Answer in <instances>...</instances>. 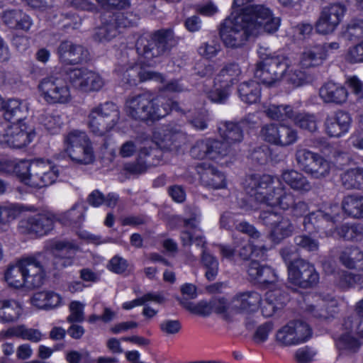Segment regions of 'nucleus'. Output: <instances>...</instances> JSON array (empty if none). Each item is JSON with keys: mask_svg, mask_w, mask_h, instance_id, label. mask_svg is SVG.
<instances>
[{"mask_svg": "<svg viewBox=\"0 0 363 363\" xmlns=\"http://www.w3.org/2000/svg\"><path fill=\"white\" fill-rule=\"evenodd\" d=\"M298 139L297 131L293 128L279 125L277 145L286 147L296 142Z\"/></svg>", "mask_w": 363, "mask_h": 363, "instance_id": "55", "label": "nucleus"}, {"mask_svg": "<svg viewBox=\"0 0 363 363\" xmlns=\"http://www.w3.org/2000/svg\"><path fill=\"white\" fill-rule=\"evenodd\" d=\"M247 274L252 280L259 284L269 286L278 281V276L269 266L261 264L256 260H252L248 265Z\"/></svg>", "mask_w": 363, "mask_h": 363, "instance_id": "23", "label": "nucleus"}, {"mask_svg": "<svg viewBox=\"0 0 363 363\" xmlns=\"http://www.w3.org/2000/svg\"><path fill=\"white\" fill-rule=\"evenodd\" d=\"M54 216L48 213H39L22 219L18 227L22 233L43 236L53 228Z\"/></svg>", "mask_w": 363, "mask_h": 363, "instance_id": "19", "label": "nucleus"}, {"mask_svg": "<svg viewBox=\"0 0 363 363\" xmlns=\"http://www.w3.org/2000/svg\"><path fill=\"white\" fill-rule=\"evenodd\" d=\"M337 301L334 298L322 300L317 305H311L307 308V311L314 318L320 320H325L334 316L337 312Z\"/></svg>", "mask_w": 363, "mask_h": 363, "instance_id": "32", "label": "nucleus"}, {"mask_svg": "<svg viewBox=\"0 0 363 363\" xmlns=\"http://www.w3.org/2000/svg\"><path fill=\"white\" fill-rule=\"evenodd\" d=\"M182 138L183 135L180 133L167 131L159 140L157 146L162 150H176L180 146Z\"/></svg>", "mask_w": 363, "mask_h": 363, "instance_id": "49", "label": "nucleus"}, {"mask_svg": "<svg viewBox=\"0 0 363 363\" xmlns=\"http://www.w3.org/2000/svg\"><path fill=\"white\" fill-rule=\"evenodd\" d=\"M342 186L346 189H360L363 186V168H350L340 174Z\"/></svg>", "mask_w": 363, "mask_h": 363, "instance_id": "35", "label": "nucleus"}, {"mask_svg": "<svg viewBox=\"0 0 363 363\" xmlns=\"http://www.w3.org/2000/svg\"><path fill=\"white\" fill-rule=\"evenodd\" d=\"M325 48L320 44L305 48L300 58V64L304 68L317 67L326 59Z\"/></svg>", "mask_w": 363, "mask_h": 363, "instance_id": "29", "label": "nucleus"}, {"mask_svg": "<svg viewBox=\"0 0 363 363\" xmlns=\"http://www.w3.org/2000/svg\"><path fill=\"white\" fill-rule=\"evenodd\" d=\"M335 230L337 236L346 241H356L363 235V226L357 224L345 223Z\"/></svg>", "mask_w": 363, "mask_h": 363, "instance_id": "45", "label": "nucleus"}, {"mask_svg": "<svg viewBox=\"0 0 363 363\" xmlns=\"http://www.w3.org/2000/svg\"><path fill=\"white\" fill-rule=\"evenodd\" d=\"M93 108L101 115V117L106 120L112 128L118 123L120 119V111L118 106L114 103L106 101L99 104Z\"/></svg>", "mask_w": 363, "mask_h": 363, "instance_id": "41", "label": "nucleus"}, {"mask_svg": "<svg viewBox=\"0 0 363 363\" xmlns=\"http://www.w3.org/2000/svg\"><path fill=\"white\" fill-rule=\"evenodd\" d=\"M289 281L299 287L307 289L316 285L319 274L313 264L298 258L288 264Z\"/></svg>", "mask_w": 363, "mask_h": 363, "instance_id": "10", "label": "nucleus"}, {"mask_svg": "<svg viewBox=\"0 0 363 363\" xmlns=\"http://www.w3.org/2000/svg\"><path fill=\"white\" fill-rule=\"evenodd\" d=\"M245 11L250 13V23L257 26L255 36L258 35L262 30L269 33H274L278 30L280 20L278 18L272 17L269 9L263 6H257L247 7Z\"/></svg>", "mask_w": 363, "mask_h": 363, "instance_id": "18", "label": "nucleus"}, {"mask_svg": "<svg viewBox=\"0 0 363 363\" xmlns=\"http://www.w3.org/2000/svg\"><path fill=\"white\" fill-rule=\"evenodd\" d=\"M332 163L318 154L306 174L316 179H323L330 174Z\"/></svg>", "mask_w": 363, "mask_h": 363, "instance_id": "40", "label": "nucleus"}, {"mask_svg": "<svg viewBox=\"0 0 363 363\" xmlns=\"http://www.w3.org/2000/svg\"><path fill=\"white\" fill-rule=\"evenodd\" d=\"M233 152L231 145L226 142L211 138L196 141L190 150L191 157L198 160L221 159Z\"/></svg>", "mask_w": 363, "mask_h": 363, "instance_id": "12", "label": "nucleus"}, {"mask_svg": "<svg viewBox=\"0 0 363 363\" xmlns=\"http://www.w3.org/2000/svg\"><path fill=\"white\" fill-rule=\"evenodd\" d=\"M4 118L14 123L23 124L22 121L27 117L28 107L18 99H9L4 106Z\"/></svg>", "mask_w": 363, "mask_h": 363, "instance_id": "30", "label": "nucleus"}, {"mask_svg": "<svg viewBox=\"0 0 363 363\" xmlns=\"http://www.w3.org/2000/svg\"><path fill=\"white\" fill-rule=\"evenodd\" d=\"M345 11L346 7L340 3L331 4L323 8L315 25L316 31L323 35L333 33L340 23Z\"/></svg>", "mask_w": 363, "mask_h": 363, "instance_id": "16", "label": "nucleus"}, {"mask_svg": "<svg viewBox=\"0 0 363 363\" xmlns=\"http://www.w3.org/2000/svg\"><path fill=\"white\" fill-rule=\"evenodd\" d=\"M342 208L350 217L363 218V196H345L342 201Z\"/></svg>", "mask_w": 363, "mask_h": 363, "instance_id": "38", "label": "nucleus"}, {"mask_svg": "<svg viewBox=\"0 0 363 363\" xmlns=\"http://www.w3.org/2000/svg\"><path fill=\"white\" fill-rule=\"evenodd\" d=\"M201 262L206 269V278L208 281H213L218 273L219 263L218 259L211 254L206 247L202 250Z\"/></svg>", "mask_w": 363, "mask_h": 363, "instance_id": "44", "label": "nucleus"}, {"mask_svg": "<svg viewBox=\"0 0 363 363\" xmlns=\"http://www.w3.org/2000/svg\"><path fill=\"white\" fill-rule=\"evenodd\" d=\"M4 25L11 29L28 31L33 24L30 17L21 9H9L1 14Z\"/></svg>", "mask_w": 363, "mask_h": 363, "instance_id": "25", "label": "nucleus"}, {"mask_svg": "<svg viewBox=\"0 0 363 363\" xmlns=\"http://www.w3.org/2000/svg\"><path fill=\"white\" fill-rule=\"evenodd\" d=\"M219 132L224 141L231 146L241 143L244 138L243 130L238 123L225 122L223 127L219 128Z\"/></svg>", "mask_w": 363, "mask_h": 363, "instance_id": "36", "label": "nucleus"}, {"mask_svg": "<svg viewBox=\"0 0 363 363\" xmlns=\"http://www.w3.org/2000/svg\"><path fill=\"white\" fill-rule=\"evenodd\" d=\"M286 80L294 87L303 86L311 81V77L304 71L289 67L286 72Z\"/></svg>", "mask_w": 363, "mask_h": 363, "instance_id": "58", "label": "nucleus"}, {"mask_svg": "<svg viewBox=\"0 0 363 363\" xmlns=\"http://www.w3.org/2000/svg\"><path fill=\"white\" fill-rule=\"evenodd\" d=\"M38 89L40 96L49 104H65L72 99L69 86L61 72H53L43 78Z\"/></svg>", "mask_w": 363, "mask_h": 363, "instance_id": "6", "label": "nucleus"}, {"mask_svg": "<svg viewBox=\"0 0 363 363\" xmlns=\"http://www.w3.org/2000/svg\"><path fill=\"white\" fill-rule=\"evenodd\" d=\"M339 258L340 262L347 268L363 271V252L357 247L345 248Z\"/></svg>", "mask_w": 363, "mask_h": 363, "instance_id": "34", "label": "nucleus"}, {"mask_svg": "<svg viewBox=\"0 0 363 363\" xmlns=\"http://www.w3.org/2000/svg\"><path fill=\"white\" fill-rule=\"evenodd\" d=\"M350 124L351 118L350 114L339 111L334 116L326 118L325 122V131L330 137H340L348 131Z\"/></svg>", "mask_w": 363, "mask_h": 363, "instance_id": "24", "label": "nucleus"}, {"mask_svg": "<svg viewBox=\"0 0 363 363\" xmlns=\"http://www.w3.org/2000/svg\"><path fill=\"white\" fill-rule=\"evenodd\" d=\"M39 120L40 124L51 134L58 133L63 123L60 116L55 113H44Z\"/></svg>", "mask_w": 363, "mask_h": 363, "instance_id": "54", "label": "nucleus"}, {"mask_svg": "<svg viewBox=\"0 0 363 363\" xmlns=\"http://www.w3.org/2000/svg\"><path fill=\"white\" fill-rule=\"evenodd\" d=\"M259 219L264 225L269 227L270 238L275 243H279L292 235L295 230L290 218L277 212L263 211L260 213Z\"/></svg>", "mask_w": 363, "mask_h": 363, "instance_id": "9", "label": "nucleus"}, {"mask_svg": "<svg viewBox=\"0 0 363 363\" xmlns=\"http://www.w3.org/2000/svg\"><path fill=\"white\" fill-rule=\"evenodd\" d=\"M337 206L330 208L328 211H317L305 216L303 225L309 233L323 231L326 235H332L335 223L338 218Z\"/></svg>", "mask_w": 363, "mask_h": 363, "instance_id": "13", "label": "nucleus"}, {"mask_svg": "<svg viewBox=\"0 0 363 363\" xmlns=\"http://www.w3.org/2000/svg\"><path fill=\"white\" fill-rule=\"evenodd\" d=\"M57 54L60 62L66 65H77L88 58V51L83 46L69 40L60 43Z\"/></svg>", "mask_w": 363, "mask_h": 363, "instance_id": "21", "label": "nucleus"}, {"mask_svg": "<svg viewBox=\"0 0 363 363\" xmlns=\"http://www.w3.org/2000/svg\"><path fill=\"white\" fill-rule=\"evenodd\" d=\"M180 239L183 246H191L195 244L202 250L206 247V241L200 228H184L181 231Z\"/></svg>", "mask_w": 363, "mask_h": 363, "instance_id": "39", "label": "nucleus"}, {"mask_svg": "<svg viewBox=\"0 0 363 363\" xmlns=\"http://www.w3.org/2000/svg\"><path fill=\"white\" fill-rule=\"evenodd\" d=\"M21 267L27 279L28 288H38L43 283L44 274L33 259L26 257L21 259Z\"/></svg>", "mask_w": 363, "mask_h": 363, "instance_id": "26", "label": "nucleus"}, {"mask_svg": "<svg viewBox=\"0 0 363 363\" xmlns=\"http://www.w3.org/2000/svg\"><path fill=\"white\" fill-rule=\"evenodd\" d=\"M256 26L250 23V13L245 9L242 13H231L225 19L220 28V36L226 47L238 48L242 46L250 36H255Z\"/></svg>", "mask_w": 363, "mask_h": 363, "instance_id": "3", "label": "nucleus"}, {"mask_svg": "<svg viewBox=\"0 0 363 363\" xmlns=\"http://www.w3.org/2000/svg\"><path fill=\"white\" fill-rule=\"evenodd\" d=\"M268 206H278L284 211H290L294 216L299 217L306 214L308 210V203L298 198L290 189L279 182L277 179V186H274L271 196L268 197Z\"/></svg>", "mask_w": 363, "mask_h": 363, "instance_id": "8", "label": "nucleus"}, {"mask_svg": "<svg viewBox=\"0 0 363 363\" xmlns=\"http://www.w3.org/2000/svg\"><path fill=\"white\" fill-rule=\"evenodd\" d=\"M341 35L344 38L350 41H355L363 38V20H351L342 28Z\"/></svg>", "mask_w": 363, "mask_h": 363, "instance_id": "46", "label": "nucleus"}, {"mask_svg": "<svg viewBox=\"0 0 363 363\" xmlns=\"http://www.w3.org/2000/svg\"><path fill=\"white\" fill-rule=\"evenodd\" d=\"M84 305L79 301H72L69 308L70 314L67 318V321L69 323H82L84 320Z\"/></svg>", "mask_w": 363, "mask_h": 363, "instance_id": "61", "label": "nucleus"}, {"mask_svg": "<svg viewBox=\"0 0 363 363\" xmlns=\"http://www.w3.org/2000/svg\"><path fill=\"white\" fill-rule=\"evenodd\" d=\"M281 179L292 189L305 194L312 189V185L308 178L301 172L294 169H286L282 172Z\"/></svg>", "mask_w": 363, "mask_h": 363, "instance_id": "28", "label": "nucleus"}, {"mask_svg": "<svg viewBox=\"0 0 363 363\" xmlns=\"http://www.w3.org/2000/svg\"><path fill=\"white\" fill-rule=\"evenodd\" d=\"M283 308V303L277 299L276 292L269 291L265 295L262 305V313L265 317L272 316L275 312Z\"/></svg>", "mask_w": 363, "mask_h": 363, "instance_id": "53", "label": "nucleus"}, {"mask_svg": "<svg viewBox=\"0 0 363 363\" xmlns=\"http://www.w3.org/2000/svg\"><path fill=\"white\" fill-rule=\"evenodd\" d=\"M35 133L26 123H0V144L20 149L30 143Z\"/></svg>", "mask_w": 363, "mask_h": 363, "instance_id": "11", "label": "nucleus"}, {"mask_svg": "<svg viewBox=\"0 0 363 363\" xmlns=\"http://www.w3.org/2000/svg\"><path fill=\"white\" fill-rule=\"evenodd\" d=\"M311 329L304 321L297 320L289 322L277 333V341L283 346L298 345L308 340Z\"/></svg>", "mask_w": 363, "mask_h": 363, "instance_id": "14", "label": "nucleus"}, {"mask_svg": "<svg viewBox=\"0 0 363 363\" xmlns=\"http://www.w3.org/2000/svg\"><path fill=\"white\" fill-rule=\"evenodd\" d=\"M64 147L70 160L77 164L87 165L95 160L91 142L86 132L72 130L64 135Z\"/></svg>", "mask_w": 363, "mask_h": 363, "instance_id": "5", "label": "nucleus"}, {"mask_svg": "<svg viewBox=\"0 0 363 363\" xmlns=\"http://www.w3.org/2000/svg\"><path fill=\"white\" fill-rule=\"evenodd\" d=\"M279 125L269 123L264 125L261 130L260 135L264 140L277 145Z\"/></svg>", "mask_w": 363, "mask_h": 363, "instance_id": "63", "label": "nucleus"}, {"mask_svg": "<svg viewBox=\"0 0 363 363\" xmlns=\"http://www.w3.org/2000/svg\"><path fill=\"white\" fill-rule=\"evenodd\" d=\"M21 259L16 264L10 265L5 272L4 278L10 286L14 288L27 287V279L23 274Z\"/></svg>", "mask_w": 363, "mask_h": 363, "instance_id": "37", "label": "nucleus"}, {"mask_svg": "<svg viewBox=\"0 0 363 363\" xmlns=\"http://www.w3.org/2000/svg\"><path fill=\"white\" fill-rule=\"evenodd\" d=\"M318 155V153L306 148L298 147L296 150L295 159L299 168L306 173Z\"/></svg>", "mask_w": 363, "mask_h": 363, "instance_id": "51", "label": "nucleus"}, {"mask_svg": "<svg viewBox=\"0 0 363 363\" xmlns=\"http://www.w3.org/2000/svg\"><path fill=\"white\" fill-rule=\"evenodd\" d=\"M84 84L83 92L98 91L104 86V81L98 73L88 70L86 80Z\"/></svg>", "mask_w": 363, "mask_h": 363, "instance_id": "60", "label": "nucleus"}, {"mask_svg": "<svg viewBox=\"0 0 363 363\" xmlns=\"http://www.w3.org/2000/svg\"><path fill=\"white\" fill-rule=\"evenodd\" d=\"M319 94L325 103L342 104L346 101L348 92L343 86L329 82L320 89Z\"/></svg>", "mask_w": 363, "mask_h": 363, "instance_id": "27", "label": "nucleus"}, {"mask_svg": "<svg viewBox=\"0 0 363 363\" xmlns=\"http://www.w3.org/2000/svg\"><path fill=\"white\" fill-rule=\"evenodd\" d=\"M78 245L67 240H50L45 244L43 251L30 256L44 274L53 273L70 267L74 263Z\"/></svg>", "mask_w": 363, "mask_h": 363, "instance_id": "1", "label": "nucleus"}, {"mask_svg": "<svg viewBox=\"0 0 363 363\" xmlns=\"http://www.w3.org/2000/svg\"><path fill=\"white\" fill-rule=\"evenodd\" d=\"M88 70L85 68H74L67 71V74L71 84L76 89L82 92L86 80Z\"/></svg>", "mask_w": 363, "mask_h": 363, "instance_id": "57", "label": "nucleus"}, {"mask_svg": "<svg viewBox=\"0 0 363 363\" xmlns=\"http://www.w3.org/2000/svg\"><path fill=\"white\" fill-rule=\"evenodd\" d=\"M293 120L297 126L308 132H315L318 128L317 121L313 114L307 113H295Z\"/></svg>", "mask_w": 363, "mask_h": 363, "instance_id": "56", "label": "nucleus"}, {"mask_svg": "<svg viewBox=\"0 0 363 363\" xmlns=\"http://www.w3.org/2000/svg\"><path fill=\"white\" fill-rule=\"evenodd\" d=\"M23 312L21 304L14 299L0 300V322L7 323L17 321Z\"/></svg>", "mask_w": 363, "mask_h": 363, "instance_id": "31", "label": "nucleus"}, {"mask_svg": "<svg viewBox=\"0 0 363 363\" xmlns=\"http://www.w3.org/2000/svg\"><path fill=\"white\" fill-rule=\"evenodd\" d=\"M109 17L116 26L118 30L121 28H127L135 25L138 19V16L132 13H117L109 15Z\"/></svg>", "mask_w": 363, "mask_h": 363, "instance_id": "59", "label": "nucleus"}, {"mask_svg": "<svg viewBox=\"0 0 363 363\" xmlns=\"http://www.w3.org/2000/svg\"><path fill=\"white\" fill-rule=\"evenodd\" d=\"M264 111L266 115L273 120L293 119L295 114L289 105H269Z\"/></svg>", "mask_w": 363, "mask_h": 363, "instance_id": "52", "label": "nucleus"}, {"mask_svg": "<svg viewBox=\"0 0 363 363\" xmlns=\"http://www.w3.org/2000/svg\"><path fill=\"white\" fill-rule=\"evenodd\" d=\"M169 98L145 91L129 96L125 101L126 113L134 120L155 122L168 115Z\"/></svg>", "mask_w": 363, "mask_h": 363, "instance_id": "2", "label": "nucleus"}, {"mask_svg": "<svg viewBox=\"0 0 363 363\" xmlns=\"http://www.w3.org/2000/svg\"><path fill=\"white\" fill-rule=\"evenodd\" d=\"M274 184V179L269 174L248 175L244 183V188L247 194L258 203L268 204V197Z\"/></svg>", "mask_w": 363, "mask_h": 363, "instance_id": "15", "label": "nucleus"}, {"mask_svg": "<svg viewBox=\"0 0 363 363\" xmlns=\"http://www.w3.org/2000/svg\"><path fill=\"white\" fill-rule=\"evenodd\" d=\"M261 301V296L256 291L242 292L233 297L228 308L235 313H250L258 309Z\"/></svg>", "mask_w": 363, "mask_h": 363, "instance_id": "20", "label": "nucleus"}, {"mask_svg": "<svg viewBox=\"0 0 363 363\" xmlns=\"http://www.w3.org/2000/svg\"><path fill=\"white\" fill-rule=\"evenodd\" d=\"M176 44L173 31L166 29L140 36L136 40L135 48L138 55L150 61L168 55Z\"/></svg>", "mask_w": 363, "mask_h": 363, "instance_id": "4", "label": "nucleus"}, {"mask_svg": "<svg viewBox=\"0 0 363 363\" xmlns=\"http://www.w3.org/2000/svg\"><path fill=\"white\" fill-rule=\"evenodd\" d=\"M201 184L213 189H223L226 186L225 177L216 167L202 163L197 167Z\"/></svg>", "mask_w": 363, "mask_h": 363, "instance_id": "22", "label": "nucleus"}, {"mask_svg": "<svg viewBox=\"0 0 363 363\" xmlns=\"http://www.w3.org/2000/svg\"><path fill=\"white\" fill-rule=\"evenodd\" d=\"M289 67L288 57L284 55L271 56L256 64L254 74L263 84L273 86L281 79Z\"/></svg>", "mask_w": 363, "mask_h": 363, "instance_id": "7", "label": "nucleus"}, {"mask_svg": "<svg viewBox=\"0 0 363 363\" xmlns=\"http://www.w3.org/2000/svg\"><path fill=\"white\" fill-rule=\"evenodd\" d=\"M138 156L140 160H144L148 167L157 166L162 157V150L155 145V147H144L140 149Z\"/></svg>", "mask_w": 363, "mask_h": 363, "instance_id": "50", "label": "nucleus"}, {"mask_svg": "<svg viewBox=\"0 0 363 363\" xmlns=\"http://www.w3.org/2000/svg\"><path fill=\"white\" fill-rule=\"evenodd\" d=\"M241 74V69L236 62H230L224 65L220 69L218 80L220 84H224L225 86H232Z\"/></svg>", "mask_w": 363, "mask_h": 363, "instance_id": "43", "label": "nucleus"}, {"mask_svg": "<svg viewBox=\"0 0 363 363\" xmlns=\"http://www.w3.org/2000/svg\"><path fill=\"white\" fill-rule=\"evenodd\" d=\"M119 33L116 26L112 22L108 16L103 24L96 29L94 34V39L99 42L109 41L115 38Z\"/></svg>", "mask_w": 363, "mask_h": 363, "instance_id": "47", "label": "nucleus"}, {"mask_svg": "<svg viewBox=\"0 0 363 363\" xmlns=\"http://www.w3.org/2000/svg\"><path fill=\"white\" fill-rule=\"evenodd\" d=\"M30 186L43 188L54 184L59 177V169L52 162L41 159L33 160Z\"/></svg>", "mask_w": 363, "mask_h": 363, "instance_id": "17", "label": "nucleus"}, {"mask_svg": "<svg viewBox=\"0 0 363 363\" xmlns=\"http://www.w3.org/2000/svg\"><path fill=\"white\" fill-rule=\"evenodd\" d=\"M238 93L242 101L247 104L257 103L261 97V87L257 82L250 80L240 83Z\"/></svg>", "mask_w": 363, "mask_h": 363, "instance_id": "33", "label": "nucleus"}, {"mask_svg": "<svg viewBox=\"0 0 363 363\" xmlns=\"http://www.w3.org/2000/svg\"><path fill=\"white\" fill-rule=\"evenodd\" d=\"M65 359L68 363H91L90 354L86 350H71L67 352Z\"/></svg>", "mask_w": 363, "mask_h": 363, "instance_id": "64", "label": "nucleus"}, {"mask_svg": "<svg viewBox=\"0 0 363 363\" xmlns=\"http://www.w3.org/2000/svg\"><path fill=\"white\" fill-rule=\"evenodd\" d=\"M294 242L297 247L308 252H317L319 248L318 241L306 235L296 236Z\"/></svg>", "mask_w": 363, "mask_h": 363, "instance_id": "62", "label": "nucleus"}, {"mask_svg": "<svg viewBox=\"0 0 363 363\" xmlns=\"http://www.w3.org/2000/svg\"><path fill=\"white\" fill-rule=\"evenodd\" d=\"M88 126L94 134L99 136L104 135L113 129L94 108L91 109L88 115Z\"/></svg>", "mask_w": 363, "mask_h": 363, "instance_id": "42", "label": "nucleus"}, {"mask_svg": "<svg viewBox=\"0 0 363 363\" xmlns=\"http://www.w3.org/2000/svg\"><path fill=\"white\" fill-rule=\"evenodd\" d=\"M13 169L16 176L23 183L30 186V178L33 174V160H21L15 164H9Z\"/></svg>", "mask_w": 363, "mask_h": 363, "instance_id": "48", "label": "nucleus"}]
</instances>
